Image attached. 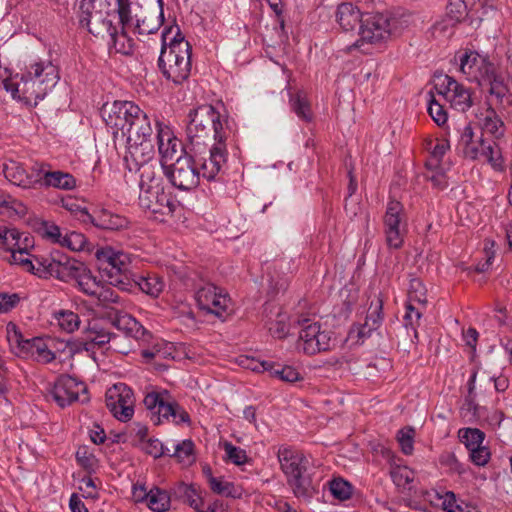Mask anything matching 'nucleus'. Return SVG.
<instances>
[{"mask_svg": "<svg viewBox=\"0 0 512 512\" xmlns=\"http://www.w3.org/2000/svg\"><path fill=\"white\" fill-rule=\"evenodd\" d=\"M111 324L127 337L139 338L144 335V327L131 315L116 312Z\"/></svg>", "mask_w": 512, "mask_h": 512, "instance_id": "33", "label": "nucleus"}, {"mask_svg": "<svg viewBox=\"0 0 512 512\" xmlns=\"http://www.w3.org/2000/svg\"><path fill=\"white\" fill-rule=\"evenodd\" d=\"M499 0H450L446 16L455 23L467 21L477 29L489 12H495Z\"/></svg>", "mask_w": 512, "mask_h": 512, "instance_id": "8", "label": "nucleus"}, {"mask_svg": "<svg viewBox=\"0 0 512 512\" xmlns=\"http://www.w3.org/2000/svg\"><path fill=\"white\" fill-rule=\"evenodd\" d=\"M50 395L61 408L76 401L85 403L89 400L86 384L69 375H61L57 378Z\"/></svg>", "mask_w": 512, "mask_h": 512, "instance_id": "14", "label": "nucleus"}, {"mask_svg": "<svg viewBox=\"0 0 512 512\" xmlns=\"http://www.w3.org/2000/svg\"><path fill=\"white\" fill-rule=\"evenodd\" d=\"M194 443L192 440H183L173 446V452L168 455L176 457L180 462L191 463L194 461Z\"/></svg>", "mask_w": 512, "mask_h": 512, "instance_id": "55", "label": "nucleus"}, {"mask_svg": "<svg viewBox=\"0 0 512 512\" xmlns=\"http://www.w3.org/2000/svg\"><path fill=\"white\" fill-rule=\"evenodd\" d=\"M474 40L459 48L450 60L451 64H495L503 61L502 54L506 53L504 45H497L495 40Z\"/></svg>", "mask_w": 512, "mask_h": 512, "instance_id": "6", "label": "nucleus"}, {"mask_svg": "<svg viewBox=\"0 0 512 512\" xmlns=\"http://www.w3.org/2000/svg\"><path fill=\"white\" fill-rule=\"evenodd\" d=\"M430 99L428 100V113L433 121L441 126L447 122L448 115L444 106L435 98L434 92H429Z\"/></svg>", "mask_w": 512, "mask_h": 512, "instance_id": "57", "label": "nucleus"}, {"mask_svg": "<svg viewBox=\"0 0 512 512\" xmlns=\"http://www.w3.org/2000/svg\"><path fill=\"white\" fill-rule=\"evenodd\" d=\"M26 88L21 94V104L27 107H35L46 94V87L42 88L44 80L40 78L39 69H35L34 76L26 73Z\"/></svg>", "mask_w": 512, "mask_h": 512, "instance_id": "29", "label": "nucleus"}, {"mask_svg": "<svg viewBox=\"0 0 512 512\" xmlns=\"http://www.w3.org/2000/svg\"><path fill=\"white\" fill-rule=\"evenodd\" d=\"M38 277H54L63 282L76 281L78 275L84 272L85 264L61 255L56 251L49 257H36Z\"/></svg>", "mask_w": 512, "mask_h": 512, "instance_id": "7", "label": "nucleus"}, {"mask_svg": "<svg viewBox=\"0 0 512 512\" xmlns=\"http://www.w3.org/2000/svg\"><path fill=\"white\" fill-rule=\"evenodd\" d=\"M20 71H16L13 66H0V78H2L3 88L11 94V97L21 103V94L26 88V72L21 66H16Z\"/></svg>", "mask_w": 512, "mask_h": 512, "instance_id": "25", "label": "nucleus"}, {"mask_svg": "<svg viewBox=\"0 0 512 512\" xmlns=\"http://www.w3.org/2000/svg\"><path fill=\"white\" fill-rule=\"evenodd\" d=\"M89 221L98 229L107 231H120L129 227V220L118 213L106 208H99L87 213Z\"/></svg>", "mask_w": 512, "mask_h": 512, "instance_id": "23", "label": "nucleus"}, {"mask_svg": "<svg viewBox=\"0 0 512 512\" xmlns=\"http://www.w3.org/2000/svg\"><path fill=\"white\" fill-rule=\"evenodd\" d=\"M382 310L383 302L377 297L369 306L365 322L359 326L353 327L350 331V336L353 337V335L356 334L358 341H364L366 338L370 337L371 333L377 330L382 324Z\"/></svg>", "mask_w": 512, "mask_h": 512, "instance_id": "24", "label": "nucleus"}, {"mask_svg": "<svg viewBox=\"0 0 512 512\" xmlns=\"http://www.w3.org/2000/svg\"><path fill=\"white\" fill-rule=\"evenodd\" d=\"M481 154L486 157L488 162L492 165V167L496 170L503 169V158L500 154L499 148L497 145H486L484 140H481Z\"/></svg>", "mask_w": 512, "mask_h": 512, "instance_id": "60", "label": "nucleus"}, {"mask_svg": "<svg viewBox=\"0 0 512 512\" xmlns=\"http://www.w3.org/2000/svg\"><path fill=\"white\" fill-rule=\"evenodd\" d=\"M154 139L151 120L142 111L134 122L130 123V128L124 134L126 143L125 161L127 163L132 161L139 165L152 160L155 155Z\"/></svg>", "mask_w": 512, "mask_h": 512, "instance_id": "3", "label": "nucleus"}, {"mask_svg": "<svg viewBox=\"0 0 512 512\" xmlns=\"http://www.w3.org/2000/svg\"><path fill=\"white\" fill-rule=\"evenodd\" d=\"M390 474L398 487H406L414 480V472L406 466L393 467Z\"/></svg>", "mask_w": 512, "mask_h": 512, "instance_id": "63", "label": "nucleus"}, {"mask_svg": "<svg viewBox=\"0 0 512 512\" xmlns=\"http://www.w3.org/2000/svg\"><path fill=\"white\" fill-rule=\"evenodd\" d=\"M134 167L136 168L138 165L134 163ZM139 167H141L139 182L140 192L165 189L163 179V175H165V168H167L165 164H161L160 168H156L155 166L148 164V162H145L144 164H139Z\"/></svg>", "mask_w": 512, "mask_h": 512, "instance_id": "26", "label": "nucleus"}, {"mask_svg": "<svg viewBox=\"0 0 512 512\" xmlns=\"http://www.w3.org/2000/svg\"><path fill=\"white\" fill-rule=\"evenodd\" d=\"M110 14L98 15L93 17L77 18L81 29L97 38H108V43L116 46L117 28L113 25Z\"/></svg>", "mask_w": 512, "mask_h": 512, "instance_id": "22", "label": "nucleus"}, {"mask_svg": "<svg viewBox=\"0 0 512 512\" xmlns=\"http://www.w3.org/2000/svg\"><path fill=\"white\" fill-rule=\"evenodd\" d=\"M95 257L101 268L107 272L110 284L126 289L127 275L131 259L129 254L116 250L111 246L100 247L95 251Z\"/></svg>", "mask_w": 512, "mask_h": 512, "instance_id": "12", "label": "nucleus"}, {"mask_svg": "<svg viewBox=\"0 0 512 512\" xmlns=\"http://www.w3.org/2000/svg\"><path fill=\"white\" fill-rule=\"evenodd\" d=\"M46 176V181L44 183L45 188H56L60 190H73L77 183L75 177L61 170H51L49 169L48 174Z\"/></svg>", "mask_w": 512, "mask_h": 512, "instance_id": "35", "label": "nucleus"}, {"mask_svg": "<svg viewBox=\"0 0 512 512\" xmlns=\"http://www.w3.org/2000/svg\"><path fill=\"white\" fill-rule=\"evenodd\" d=\"M112 0H81L77 18L110 14Z\"/></svg>", "mask_w": 512, "mask_h": 512, "instance_id": "37", "label": "nucleus"}, {"mask_svg": "<svg viewBox=\"0 0 512 512\" xmlns=\"http://www.w3.org/2000/svg\"><path fill=\"white\" fill-rule=\"evenodd\" d=\"M6 336L10 347L18 355L32 357L41 363H49L55 358V354L48 348L43 338L25 339L16 324L12 322L7 324Z\"/></svg>", "mask_w": 512, "mask_h": 512, "instance_id": "11", "label": "nucleus"}, {"mask_svg": "<svg viewBox=\"0 0 512 512\" xmlns=\"http://www.w3.org/2000/svg\"><path fill=\"white\" fill-rule=\"evenodd\" d=\"M226 140L215 141L205 153L200 154L196 159V166H200V175L207 180H213L219 174L227 161Z\"/></svg>", "mask_w": 512, "mask_h": 512, "instance_id": "18", "label": "nucleus"}, {"mask_svg": "<svg viewBox=\"0 0 512 512\" xmlns=\"http://www.w3.org/2000/svg\"><path fill=\"white\" fill-rule=\"evenodd\" d=\"M198 156L185 148L184 155H179L171 166L165 168V175L174 187L189 191L199 185L201 175L196 166Z\"/></svg>", "mask_w": 512, "mask_h": 512, "instance_id": "10", "label": "nucleus"}, {"mask_svg": "<svg viewBox=\"0 0 512 512\" xmlns=\"http://www.w3.org/2000/svg\"><path fill=\"white\" fill-rule=\"evenodd\" d=\"M50 165L45 162H35L30 172H28L29 188L37 186L43 187L46 181V174H48Z\"/></svg>", "mask_w": 512, "mask_h": 512, "instance_id": "51", "label": "nucleus"}, {"mask_svg": "<svg viewBox=\"0 0 512 512\" xmlns=\"http://www.w3.org/2000/svg\"><path fill=\"white\" fill-rule=\"evenodd\" d=\"M62 241L61 246L66 247L71 251H82L87 242L84 234L76 231L65 233Z\"/></svg>", "mask_w": 512, "mask_h": 512, "instance_id": "62", "label": "nucleus"}, {"mask_svg": "<svg viewBox=\"0 0 512 512\" xmlns=\"http://www.w3.org/2000/svg\"><path fill=\"white\" fill-rule=\"evenodd\" d=\"M198 307L207 313L222 317L230 307V297L223 289L214 284H206L195 294Z\"/></svg>", "mask_w": 512, "mask_h": 512, "instance_id": "17", "label": "nucleus"}, {"mask_svg": "<svg viewBox=\"0 0 512 512\" xmlns=\"http://www.w3.org/2000/svg\"><path fill=\"white\" fill-rule=\"evenodd\" d=\"M460 437L469 450L481 446L484 441L485 434L477 428H466L462 431Z\"/></svg>", "mask_w": 512, "mask_h": 512, "instance_id": "64", "label": "nucleus"}, {"mask_svg": "<svg viewBox=\"0 0 512 512\" xmlns=\"http://www.w3.org/2000/svg\"><path fill=\"white\" fill-rule=\"evenodd\" d=\"M209 486L214 493L219 495L233 498L240 496V493L235 485L232 482L225 481L221 477L218 478L210 475Z\"/></svg>", "mask_w": 512, "mask_h": 512, "instance_id": "47", "label": "nucleus"}, {"mask_svg": "<svg viewBox=\"0 0 512 512\" xmlns=\"http://www.w3.org/2000/svg\"><path fill=\"white\" fill-rule=\"evenodd\" d=\"M138 285L144 293L157 297L163 291L165 283L160 276L149 274L147 277H142Z\"/></svg>", "mask_w": 512, "mask_h": 512, "instance_id": "50", "label": "nucleus"}, {"mask_svg": "<svg viewBox=\"0 0 512 512\" xmlns=\"http://www.w3.org/2000/svg\"><path fill=\"white\" fill-rule=\"evenodd\" d=\"M106 406L115 418L128 421L134 414L135 397L132 389L124 383L113 385L105 394Z\"/></svg>", "mask_w": 512, "mask_h": 512, "instance_id": "16", "label": "nucleus"}, {"mask_svg": "<svg viewBox=\"0 0 512 512\" xmlns=\"http://www.w3.org/2000/svg\"><path fill=\"white\" fill-rule=\"evenodd\" d=\"M408 301L425 306L427 303V290L419 278H411L408 288Z\"/></svg>", "mask_w": 512, "mask_h": 512, "instance_id": "53", "label": "nucleus"}, {"mask_svg": "<svg viewBox=\"0 0 512 512\" xmlns=\"http://www.w3.org/2000/svg\"><path fill=\"white\" fill-rule=\"evenodd\" d=\"M133 495L136 501L145 500L154 512H165L170 508V495L158 487H153L149 492H146L144 487H134Z\"/></svg>", "mask_w": 512, "mask_h": 512, "instance_id": "27", "label": "nucleus"}, {"mask_svg": "<svg viewBox=\"0 0 512 512\" xmlns=\"http://www.w3.org/2000/svg\"><path fill=\"white\" fill-rule=\"evenodd\" d=\"M456 25L457 23L446 16L435 22L428 33L435 40L446 41L454 35Z\"/></svg>", "mask_w": 512, "mask_h": 512, "instance_id": "40", "label": "nucleus"}, {"mask_svg": "<svg viewBox=\"0 0 512 512\" xmlns=\"http://www.w3.org/2000/svg\"><path fill=\"white\" fill-rule=\"evenodd\" d=\"M191 66H159L162 75L175 84L185 81L190 75Z\"/></svg>", "mask_w": 512, "mask_h": 512, "instance_id": "52", "label": "nucleus"}, {"mask_svg": "<svg viewBox=\"0 0 512 512\" xmlns=\"http://www.w3.org/2000/svg\"><path fill=\"white\" fill-rule=\"evenodd\" d=\"M39 233L42 237L51 243L59 244L61 246L64 234L61 228L52 222H43L39 227Z\"/></svg>", "mask_w": 512, "mask_h": 512, "instance_id": "59", "label": "nucleus"}, {"mask_svg": "<svg viewBox=\"0 0 512 512\" xmlns=\"http://www.w3.org/2000/svg\"><path fill=\"white\" fill-rule=\"evenodd\" d=\"M2 172L5 178L12 184L29 189L28 171L24 168L22 163L7 160L2 165Z\"/></svg>", "mask_w": 512, "mask_h": 512, "instance_id": "34", "label": "nucleus"}, {"mask_svg": "<svg viewBox=\"0 0 512 512\" xmlns=\"http://www.w3.org/2000/svg\"><path fill=\"white\" fill-rule=\"evenodd\" d=\"M34 256L33 260L29 257L26 248L18 247L16 251L11 254L10 262L21 266L24 270L38 276L37 262Z\"/></svg>", "mask_w": 512, "mask_h": 512, "instance_id": "49", "label": "nucleus"}, {"mask_svg": "<svg viewBox=\"0 0 512 512\" xmlns=\"http://www.w3.org/2000/svg\"><path fill=\"white\" fill-rule=\"evenodd\" d=\"M169 56H173L174 64H191V46L183 40L172 41L169 46Z\"/></svg>", "mask_w": 512, "mask_h": 512, "instance_id": "41", "label": "nucleus"}, {"mask_svg": "<svg viewBox=\"0 0 512 512\" xmlns=\"http://www.w3.org/2000/svg\"><path fill=\"white\" fill-rule=\"evenodd\" d=\"M20 233L14 228H8L6 226H0V243L3 247L13 254L16 251L19 244Z\"/></svg>", "mask_w": 512, "mask_h": 512, "instance_id": "58", "label": "nucleus"}, {"mask_svg": "<svg viewBox=\"0 0 512 512\" xmlns=\"http://www.w3.org/2000/svg\"><path fill=\"white\" fill-rule=\"evenodd\" d=\"M144 406L150 412L151 421L155 425L172 422L175 425L190 424L188 412L173 400L167 390H153L143 399Z\"/></svg>", "mask_w": 512, "mask_h": 512, "instance_id": "4", "label": "nucleus"}, {"mask_svg": "<svg viewBox=\"0 0 512 512\" xmlns=\"http://www.w3.org/2000/svg\"><path fill=\"white\" fill-rule=\"evenodd\" d=\"M269 333L277 339H283L289 334L291 327L290 316L283 311H278L275 318H270L266 322Z\"/></svg>", "mask_w": 512, "mask_h": 512, "instance_id": "39", "label": "nucleus"}, {"mask_svg": "<svg viewBox=\"0 0 512 512\" xmlns=\"http://www.w3.org/2000/svg\"><path fill=\"white\" fill-rule=\"evenodd\" d=\"M447 102L454 109L464 112L472 106L471 93L463 85L458 84L457 89H454L448 96Z\"/></svg>", "mask_w": 512, "mask_h": 512, "instance_id": "42", "label": "nucleus"}, {"mask_svg": "<svg viewBox=\"0 0 512 512\" xmlns=\"http://www.w3.org/2000/svg\"><path fill=\"white\" fill-rule=\"evenodd\" d=\"M87 338L89 339L90 342L94 343L99 347L109 345L108 349H113L115 351L125 353L124 351L119 349L117 343L119 336L112 333L109 329L103 327L97 322L90 325Z\"/></svg>", "mask_w": 512, "mask_h": 512, "instance_id": "32", "label": "nucleus"}, {"mask_svg": "<svg viewBox=\"0 0 512 512\" xmlns=\"http://www.w3.org/2000/svg\"><path fill=\"white\" fill-rule=\"evenodd\" d=\"M364 16L365 13H362L359 7L350 2L339 4L335 12L336 22L345 32L354 31L357 27L360 29Z\"/></svg>", "mask_w": 512, "mask_h": 512, "instance_id": "28", "label": "nucleus"}, {"mask_svg": "<svg viewBox=\"0 0 512 512\" xmlns=\"http://www.w3.org/2000/svg\"><path fill=\"white\" fill-rule=\"evenodd\" d=\"M458 82L448 75H436L434 80V90L439 96H442L447 102L448 96L454 89H457Z\"/></svg>", "mask_w": 512, "mask_h": 512, "instance_id": "54", "label": "nucleus"}, {"mask_svg": "<svg viewBox=\"0 0 512 512\" xmlns=\"http://www.w3.org/2000/svg\"><path fill=\"white\" fill-rule=\"evenodd\" d=\"M346 215L351 220H356L359 223V226L362 228H367L369 224V214L368 212L359 204V202L353 199H347L345 204Z\"/></svg>", "mask_w": 512, "mask_h": 512, "instance_id": "46", "label": "nucleus"}, {"mask_svg": "<svg viewBox=\"0 0 512 512\" xmlns=\"http://www.w3.org/2000/svg\"><path fill=\"white\" fill-rule=\"evenodd\" d=\"M223 449L225 451L226 459L235 465H244L248 462V456L244 449L233 445L230 442H224Z\"/></svg>", "mask_w": 512, "mask_h": 512, "instance_id": "61", "label": "nucleus"}, {"mask_svg": "<svg viewBox=\"0 0 512 512\" xmlns=\"http://www.w3.org/2000/svg\"><path fill=\"white\" fill-rule=\"evenodd\" d=\"M139 205L158 216H172L177 208V202L170 192L163 190H154L139 193Z\"/></svg>", "mask_w": 512, "mask_h": 512, "instance_id": "20", "label": "nucleus"}, {"mask_svg": "<svg viewBox=\"0 0 512 512\" xmlns=\"http://www.w3.org/2000/svg\"><path fill=\"white\" fill-rule=\"evenodd\" d=\"M391 19L383 13H365L360 25V40L377 43L391 34Z\"/></svg>", "mask_w": 512, "mask_h": 512, "instance_id": "19", "label": "nucleus"}, {"mask_svg": "<svg viewBox=\"0 0 512 512\" xmlns=\"http://www.w3.org/2000/svg\"><path fill=\"white\" fill-rule=\"evenodd\" d=\"M442 499V508L446 512H469V505L462 500H458L452 491H446L439 496Z\"/></svg>", "mask_w": 512, "mask_h": 512, "instance_id": "56", "label": "nucleus"}, {"mask_svg": "<svg viewBox=\"0 0 512 512\" xmlns=\"http://www.w3.org/2000/svg\"><path fill=\"white\" fill-rule=\"evenodd\" d=\"M482 128L484 131L494 135L496 138L502 136L503 131L501 130L503 126L502 120L496 114V111L492 107H488L486 109L485 115L481 120Z\"/></svg>", "mask_w": 512, "mask_h": 512, "instance_id": "44", "label": "nucleus"}, {"mask_svg": "<svg viewBox=\"0 0 512 512\" xmlns=\"http://www.w3.org/2000/svg\"><path fill=\"white\" fill-rule=\"evenodd\" d=\"M251 369L254 371H266L272 377L289 383H294L301 379L300 373L294 367L271 361L257 362Z\"/></svg>", "mask_w": 512, "mask_h": 512, "instance_id": "30", "label": "nucleus"}, {"mask_svg": "<svg viewBox=\"0 0 512 512\" xmlns=\"http://www.w3.org/2000/svg\"><path fill=\"white\" fill-rule=\"evenodd\" d=\"M293 324L300 327L297 341V349L306 355H316L331 348V331L322 329L319 322H315L308 316H298Z\"/></svg>", "mask_w": 512, "mask_h": 512, "instance_id": "5", "label": "nucleus"}, {"mask_svg": "<svg viewBox=\"0 0 512 512\" xmlns=\"http://www.w3.org/2000/svg\"><path fill=\"white\" fill-rule=\"evenodd\" d=\"M155 141L161 157V164L177 158L179 156L178 153L184 155L185 146L182 142L173 134L169 127L158 122L156 123Z\"/></svg>", "mask_w": 512, "mask_h": 512, "instance_id": "21", "label": "nucleus"}, {"mask_svg": "<svg viewBox=\"0 0 512 512\" xmlns=\"http://www.w3.org/2000/svg\"><path fill=\"white\" fill-rule=\"evenodd\" d=\"M158 2L160 4L158 13L147 11L142 16L135 15V32L140 35H149L158 31L164 21L162 0H158Z\"/></svg>", "mask_w": 512, "mask_h": 512, "instance_id": "31", "label": "nucleus"}, {"mask_svg": "<svg viewBox=\"0 0 512 512\" xmlns=\"http://www.w3.org/2000/svg\"><path fill=\"white\" fill-rule=\"evenodd\" d=\"M460 71L471 82L479 86H488L491 95L502 99L508 92L504 77L498 73L496 66H459Z\"/></svg>", "mask_w": 512, "mask_h": 512, "instance_id": "15", "label": "nucleus"}, {"mask_svg": "<svg viewBox=\"0 0 512 512\" xmlns=\"http://www.w3.org/2000/svg\"><path fill=\"white\" fill-rule=\"evenodd\" d=\"M141 108L131 101H114L111 105L102 107V117L107 127L112 130L113 141H124V134L130 128V123L140 115Z\"/></svg>", "mask_w": 512, "mask_h": 512, "instance_id": "9", "label": "nucleus"}, {"mask_svg": "<svg viewBox=\"0 0 512 512\" xmlns=\"http://www.w3.org/2000/svg\"><path fill=\"white\" fill-rule=\"evenodd\" d=\"M329 490L332 496L339 501H346L353 494V486L341 477L329 481Z\"/></svg>", "mask_w": 512, "mask_h": 512, "instance_id": "48", "label": "nucleus"}, {"mask_svg": "<svg viewBox=\"0 0 512 512\" xmlns=\"http://www.w3.org/2000/svg\"><path fill=\"white\" fill-rule=\"evenodd\" d=\"M277 457L287 483L297 498L309 500L317 494L312 478L315 467L310 456L297 449L282 446Z\"/></svg>", "mask_w": 512, "mask_h": 512, "instance_id": "2", "label": "nucleus"}, {"mask_svg": "<svg viewBox=\"0 0 512 512\" xmlns=\"http://www.w3.org/2000/svg\"><path fill=\"white\" fill-rule=\"evenodd\" d=\"M54 318L59 327L67 332L72 333L79 328L80 318L78 314L70 310H59L54 312Z\"/></svg>", "mask_w": 512, "mask_h": 512, "instance_id": "43", "label": "nucleus"}, {"mask_svg": "<svg viewBox=\"0 0 512 512\" xmlns=\"http://www.w3.org/2000/svg\"><path fill=\"white\" fill-rule=\"evenodd\" d=\"M386 243L390 248L399 249L406 234V219L403 205L395 200L389 201L383 217Z\"/></svg>", "mask_w": 512, "mask_h": 512, "instance_id": "13", "label": "nucleus"}, {"mask_svg": "<svg viewBox=\"0 0 512 512\" xmlns=\"http://www.w3.org/2000/svg\"><path fill=\"white\" fill-rule=\"evenodd\" d=\"M212 131L215 141L227 139V132L221 121L220 113L210 104L199 105L189 113L185 148L197 155L205 153Z\"/></svg>", "mask_w": 512, "mask_h": 512, "instance_id": "1", "label": "nucleus"}, {"mask_svg": "<svg viewBox=\"0 0 512 512\" xmlns=\"http://www.w3.org/2000/svg\"><path fill=\"white\" fill-rule=\"evenodd\" d=\"M289 104L291 110L297 117L305 122H311L313 113L310 102L303 90L297 91L295 94L289 93Z\"/></svg>", "mask_w": 512, "mask_h": 512, "instance_id": "36", "label": "nucleus"}, {"mask_svg": "<svg viewBox=\"0 0 512 512\" xmlns=\"http://www.w3.org/2000/svg\"><path fill=\"white\" fill-rule=\"evenodd\" d=\"M75 282L82 292L90 296H95L99 288L102 286L86 266L84 267V272H81L78 275Z\"/></svg>", "mask_w": 512, "mask_h": 512, "instance_id": "45", "label": "nucleus"}, {"mask_svg": "<svg viewBox=\"0 0 512 512\" xmlns=\"http://www.w3.org/2000/svg\"><path fill=\"white\" fill-rule=\"evenodd\" d=\"M174 494L183 499L185 503L189 504L197 512H204L205 503L194 486L180 483L175 488Z\"/></svg>", "mask_w": 512, "mask_h": 512, "instance_id": "38", "label": "nucleus"}]
</instances>
